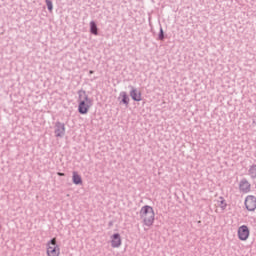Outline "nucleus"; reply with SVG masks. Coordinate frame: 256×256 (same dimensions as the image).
<instances>
[{"instance_id": "9b49d317", "label": "nucleus", "mask_w": 256, "mask_h": 256, "mask_svg": "<svg viewBox=\"0 0 256 256\" xmlns=\"http://www.w3.org/2000/svg\"><path fill=\"white\" fill-rule=\"evenodd\" d=\"M248 175L251 179H256V164L249 166Z\"/></svg>"}, {"instance_id": "f257e3e1", "label": "nucleus", "mask_w": 256, "mask_h": 256, "mask_svg": "<svg viewBox=\"0 0 256 256\" xmlns=\"http://www.w3.org/2000/svg\"><path fill=\"white\" fill-rule=\"evenodd\" d=\"M93 105V101L89 99L87 93L85 91L79 92V106L78 111L81 115H87L89 113V109H91Z\"/></svg>"}, {"instance_id": "39448f33", "label": "nucleus", "mask_w": 256, "mask_h": 256, "mask_svg": "<svg viewBox=\"0 0 256 256\" xmlns=\"http://www.w3.org/2000/svg\"><path fill=\"white\" fill-rule=\"evenodd\" d=\"M244 205H245L247 211H255L256 197L253 195H248L245 199Z\"/></svg>"}, {"instance_id": "ddd939ff", "label": "nucleus", "mask_w": 256, "mask_h": 256, "mask_svg": "<svg viewBox=\"0 0 256 256\" xmlns=\"http://www.w3.org/2000/svg\"><path fill=\"white\" fill-rule=\"evenodd\" d=\"M90 31L93 35H98L97 24L94 21L90 22Z\"/></svg>"}, {"instance_id": "0eeeda50", "label": "nucleus", "mask_w": 256, "mask_h": 256, "mask_svg": "<svg viewBox=\"0 0 256 256\" xmlns=\"http://www.w3.org/2000/svg\"><path fill=\"white\" fill-rule=\"evenodd\" d=\"M239 190L241 193H249V191H251V183H249V181L246 179L241 180L239 184Z\"/></svg>"}, {"instance_id": "20e7f679", "label": "nucleus", "mask_w": 256, "mask_h": 256, "mask_svg": "<svg viewBox=\"0 0 256 256\" xmlns=\"http://www.w3.org/2000/svg\"><path fill=\"white\" fill-rule=\"evenodd\" d=\"M237 237L239 241H247L251 237V230L247 225H242L237 230Z\"/></svg>"}, {"instance_id": "7ed1b4c3", "label": "nucleus", "mask_w": 256, "mask_h": 256, "mask_svg": "<svg viewBox=\"0 0 256 256\" xmlns=\"http://www.w3.org/2000/svg\"><path fill=\"white\" fill-rule=\"evenodd\" d=\"M47 256H61V247L57 244V238H52L46 243Z\"/></svg>"}, {"instance_id": "f3484780", "label": "nucleus", "mask_w": 256, "mask_h": 256, "mask_svg": "<svg viewBox=\"0 0 256 256\" xmlns=\"http://www.w3.org/2000/svg\"><path fill=\"white\" fill-rule=\"evenodd\" d=\"M161 39H163V30H161Z\"/></svg>"}, {"instance_id": "f8f14e48", "label": "nucleus", "mask_w": 256, "mask_h": 256, "mask_svg": "<svg viewBox=\"0 0 256 256\" xmlns=\"http://www.w3.org/2000/svg\"><path fill=\"white\" fill-rule=\"evenodd\" d=\"M120 97H121L122 103H124V105H129V96H127V92H121Z\"/></svg>"}, {"instance_id": "4468645a", "label": "nucleus", "mask_w": 256, "mask_h": 256, "mask_svg": "<svg viewBox=\"0 0 256 256\" xmlns=\"http://www.w3.org/2000/svg\"><path fill=\"white\" fill-rule=\"evenodd\" d=\"M219 207H221V209H226L227 208V202H225V199L223 197L219 198Z\"/></svg>"}, {"instance_id": "423d86ee", "label": "nucleus", "mask_w": 256, "mask_h": 256, "mask_svg": "<svg viewBox=\"0 0 256 256\" xmlns=\"http://www.w3.org/2000/svg\"><path fill=\"white\" fill-rule=\"evenodd\" d=\"M110 243H111V247H113V249H118V247H121V245L123 243L121 240V234L115 233L112 236H110Z\"/></svg>"}, {"instance_id": "6e6552de", "label": "nucleus", "mask_w": 256, "mask_h": 256, "mask_svg": "<svg viewBox=\"0 0 256 256\" xmlns=\"http://www.w3.org/2000/svg\"><path fill=\"white\" fill-rule=\"evenodd\" d=\"M56 137H63L65 135V124L58 122L55 130Z\"/></svg>"}, {"instance_id": "9d476101", "label": "nucleus", "mask_w": 256, "mask_h": 256, "mask_svg": "<svg viewBox=\"0 0 256 256\" xmlns=\"http://www.w3.org/2000/svg\"><path fill=\"white\" fill-rule=\"evenodd\" d=\"M72 181L74 185H82L83 179H81V175H79L77 172H73Z\"/></svg>"}, {"instance_id": "a211bd4d", "label": "nucleus", "mask_w": 256, "mask_h": 256, "mask_svg": "<svg viewBox=\"0 0 256 256\" xmlns=\"http://www.w3.org/2000/svg\"><path fill=\"white\" fill-rule=\"evenodd\" d=\"M90 75H93V71H90Z\"/></svg>"}, {"instance_id": "dca6fc26", "label": "nucleus", "mask_w": 256, "mask_h": 256, "mask_svg": "<svg viewBox=\"0 0 256 256\" xmlns=\"http://www.w3.org/2000/svg\"><path fill=\"white\" fill-rule=\"evenodd\" d=\"M57 175H59V177H65V174L61 172H58Z\"/></svg>"}, {"instance_id": "f03ea898", "label": "nucleus", "mask_w": 256, "mask_h": 256, "mask_svg": "<svg viewBox=\"0 0 256 256\" xmlns=\"http://www.w3.org/2000/svg\"><path fill=\"white\" fill-rule=\"evenodd\" d=\"M140 217L146 225V227H151L153 223H155V211L153 210V207L151 206H144L140 210Z\"/></svg>"}, {"instance_id": "1a4fd4ad", "label": "nucleus", "mask_w": 256, "mask_h": 256, "mask_svg": "<svg viewBox=\"0 0 256 256\" xmlns=\"http://www.w3.org/2000/svg\"><path fill=\"white\" fill-rule=\"evenodd\" d=\"M130 97H132L133 101H141L142 97H141V92L137 91V89L133 88L130 91Z\"/></svg>"}, {"instance_id": "2eb2a0df", "label": "nucleus", "mask_w": 256, "mask_h": 256, "mask_svg": "<svg viewBox=\"0 0 256 256\" xmlns=\"http://www.w3.org/2000/svg\"><path fill=\"white\" fill-rule=\"evenodd\" d=\"M46 5L49 11H53V2L51 0H46Z\"/></svg>"}]
</instances>
